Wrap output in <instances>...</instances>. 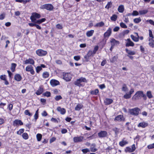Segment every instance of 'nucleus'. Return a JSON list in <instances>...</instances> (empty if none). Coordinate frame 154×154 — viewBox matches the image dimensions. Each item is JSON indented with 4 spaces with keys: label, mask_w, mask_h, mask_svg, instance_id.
Masks as SVG:
<instances>
[{
    "label": "nucleus",
    "mask_w": 154,
    "mask_h": 154,
    "mask_svg": "<svg viewBox=\"0 0 154 154\" xmlns=\"http://www.w3.org/2000/svg\"><path fill=\"white\" fill-rule=\"evenodd\" d=\"M88 56L89 57L91 56L92 55H93L94 54H93V51H89L88 53L87 54Z\"/></svg>",
    "instance_id": "obj_55"
},
{
    "label": "nucleus",
    "mask_w": 154,
    "mask_h": 154,
    "mask_svg": "<svg viewBox=\"0 0 154 154\" xmlns=\"http://www.w3.org/2000/svg\"><path fill=\"white\" fill-rule=\"evenodd\" d=\"M98 137L100 138L105 137L107 136V132L106 131H101L99 133H98Z\"/></svg>",
    "instance_id": "obj_8"
},
{
    "label": "nucleus",
    "mask_w": 154,
    "mask_h": 154,
    "mask_svg": "<svg viewBox=\"0 0 154 154\" xmlns=\"http://www.w3.org/2000/svg\"><path fill=\"white\" fill-rule=\"evenodd\" d=\"M146 22H149L150 24L154 26V22L152 20H147Z\"/></svg>",
    "instance_id": "obj_63"
},
{
    "label": "nucleus",
    "mask_w": 154,
    "mask_h": 154,
    "mask_svg": "<svg viewBox=\"0 0 154 154\" xmlns=\"http://www.w3.org/2000/svg\"><path fill=\"white\" fill-rule=\"evenodd\" d=\"M141 21V19L140 17L139 18H135L134 19V22L135 23H138Z\"/></svg>",
    "instance_id": "obj_44"
},
{
    "label": "nucleus",
    "mask_w": 154,
    "mask_h": 154,
    "mask_svg": "<svg viewBox=\"0 0 154 154\" xmlns=\"http://www.w3.org/2000/svg\"><path fill=\"white\" fill-rule=\"evenodd\" d=\"M46 20V19L45 18H42L40 20H35V22H33L36 24H40L43 22H44Z\"/></svg>",
    "instance_id": "obj_21"
},
{
    "label": "nucleus",
    "mask_w": 154,
    "mask_h": 154,
    "mask_svg": "<svg viewBox=\"0 0 154 154\" xmlns=\"http://www.w3.org/2000/svg\"><path fill=\"white\" fill-rule=\"evenodd\" d=\"M41 15L40 14L35 12L33 13L32 14V15L30 16V19L32 22H34L36 19H38L41 17Z\"/></svg>",
    "instance_id": "obj_3"
},
{
    "label": "nucleus",
    "mask_w": 154,
    "mask_h": 154,
    "mask_svg": "<svg viewBox=\"0 0 154 154\" xmlns=\"http://www.w3.org/2000/svg\"><path fill=\"white\" fill-rule=\"evenodd\" d=\"M117 59V57L116 56H115L113 57L110 59V60L111 62L113 63Z\"/></svg>",
    "instance_id": "obj_39"
},
{
    "label": "nucleus",
    "mask_w": 154,
    "mask_h": 154,
    "mask_svg": "<svg viewBox=\"0 0 154 154\" xmlns=\"http://www.w3.org/2000/svg\"><path fill=\"white\" fill-rule=\"evenodd\" d=\"M83 106L80 104H78L75 108V110H79L82 108Z\"/></svg>",
    "instance_id": "obj_31"
},
{
    "label": "nucleus",
    "mask_w": 154,
    "mask_h": 154,
    "mask_svg": "<svg viewBox=\"0 0 154 154\" xmlns=\"http://www.w3.org/2000/svg\"><path fill=\"white\" fill-rule=\"evenodd\" d=\"M17 65L15 63H12L11 64V70L13 72L15 71V69L16 66Z\"/></svg>",
    "instance_id": "obj_29"
},
{
    "label": "nucleus",
    "mask_w": 154,
    "mask_h": 154,
    "mask_svg": "<svg viewBox=\"0 0 154 154\" xmlns=\"http://www.w3.org/2000/svg\"><path fill=\"white\" fill-rule=\"evenodd\" d=\"M124 7L123 5H119L118 8V11L120 13H122L124 11Z\"/></svg>",
    "instance_id": "obj_24"
},
{
    "label": "nucleus",
    "mask_w": 154,
    "mask_h": 154,
    "mask_svg": "<svg viewBox=\"0 0 154 154\" xmlns=\"http://www.w3.org/2000/svg\"><path fill=\"white\" fill-rule=\"evenodd\" d=\"M50 83L52 86H55L59 85V82L58 81L55 79H52L50 81Z\"/></svg>",
    "instance_id": "obj_13"
},
{
    "label": "nucleus",
    "mask_w": 154,
    "mask_h": 154,
    "mask_svg": "<svg viewBox=\"0 0 154 154\" xmlns=\"http://www.w3.org/2000/svg\"><path fill=\"white\" fill-rule=\"evenodd\" d=\"M24 129H21L19 130V131L17 132V134L18 135H20L22 133H23L24 131Z\"/></svg>",
    "instance_id": "obj_49"
},
{
    "label": "nucleus",
    "mask_w": 154,
    "mask_h": 154,
    "mask_svg": "<svg viewBox=\"0 0 154 154\" xmlns=\"http://www.w3.org/2000/svg\"><path fill=\"white\" fill-rule=\"evenodd\" d=\"M149 36L150 38H153V35L152 34V31L150 29H149Z\"/></svg>",
    "instance_id": "obj_57"
},
{
    "label": "nucleus",
    "mask_w": 154,
    "mask_h": 154,
    "mask_svg": "<svg viewBox=\"0 0 154 154\" xmlns=\"http://www.w3.org/2000/svg\"><path fill=\"white\" fill-rule=\"evenodd\" d=\"M5 14L4 13L0 15V20L4 19L5 17Z\"/></svg>",
    "instance_id": "obj_58"
},
{
    "label": "nucleus",
    "mask_w": 154,
    "mask_h": 154,
    "mask_svg": "<svg viewBox=\"0 0 154 154\" xmlns=\"http://www.w3.org/2000/svg\"><path fill=\"white\" fill-rule=\"evenodd\" d=\"M74 59L75 60L78 61L80 59V57L79 56H75L74 57Z\"/></svg>",
    "instance_id": "obj_64"
},
{
    "label": "nucleus",
    "mask_w": 154,
    "mask_h": 154,
    "mask_svg": "<svg viewBox=\"0 0 154 154\" xmlns=\"http://www.w3.org/2000/svg\"><path fill=\"white\" fill-rule=\"evenodd\" d=\"M54 6L51 4H46L40 7L41 9H45L48 10L52 11L54 9Z\"/></svg>",
    "instance_id": "obj_5"
},
{
    "label": "nucleus",
    "mask_w": 154,
    "mask_h": 154,
    "mask_svg": "<svg viewBox=\"0 0 154 154\" xmlns=\"http://www.w3.org/2000/svg\"><path fill=\"white\" fill-rule=\"evenodd\" d=\"M15 1L17 2H23V4H26L27 2V1H24L23 0H16Z\"/></svg>",
    "instance_id": "obj_62"
},
{
    "label": "nucleus",
    "mask_w": 154,
    "mask_h": 154,
    "mask_svg": "<svg viewBox=\"0 0 154 154\" xmlns=\"http://www.w3.org/2000/svg\"><path fill=\"white\" fill-rule=\"evenodd\" d=\"M23 124V122L20 120H15L14 122L13 125L14 126H16L18 125H22Z\"/></svg>",
    "instance_id": "obj_15"
},
{
    "label": "nucleus",
    "mask_w": 154,
    "mask_h": 154,
    "mask_svg": "<svg viewBox=\"0 0 154 154\" xmlns=\"http://www.w3.org/2000/svg\"><path fill=\"white\" fill-rule=\"evenodd\" d=\"M94 32V30H91L90 31H88L86 32V35L88 37H90L92 35Z\"/></svg>",
    "instance_id": "obj_25"
},
{
    "label": "nucleus",
    "mask_w": 154,
    "mask_h": 154,
    "mask_svg": "<svg viewBox=\"0 0 154 154\" xmlns=\"http://www.w3.org/2000/svg\"><path fill=\"white\" fill-rule=\"evenodd\" d=\"M23 63L26 64H29L33 65L34 63V61L33 59L29 58L24 61Z\"/></svg>",
    "instance_id": "obj_10"
},
{
    "label": "nucleus",
    "mask_w": 154,
    "mask_h": 154,
    "mask_svg": "<svg viewBox=\"0 0 154 154\" xmlns=\"http://www.w3.org/2000/svg\"><path fill=\"white\" fill-rule=\"evenodd\" d=\"M140 109L138 107H135L132 109H129L128 110V112L131 115L135 116H137Z\"/></svg>",
    "instance_id": "obj_2"
},
{
    "label": "nucleus",
    "mask_w": 154,
    "mask_h": 154,
    "mask_svg": "<svg viewBox=\"0 0 154 154\" xmlns=\"http://www.w3.org/2000/svg\"><path fill=\"white\" fill-rule=\"evenodd\" d=\"M146 95L148 97L149 99L152 97V95L151 94V92L150 91H147L146 93Z\"/></svg>",
    "instance_id": "obj_43"
},
{
    "label": "nucleus",
    "mask_w": 154,
    "mask_h": 154,
    "mask_svg": "<svg viewBox=\"0 0 154 154\" xmlns=\"http://www.w3.org/2000/svg\"><path fill=\"white\" fill-rule=\"evenodd\" d=\"M99 92V90L98 89H96L94 91H91V94L92 95H97Z\"/></svg>",
    "instance_id": "obj_35"
},
{
    "label": "nucleus",
    "mask_w": 154,
    "mask_h": 154,
    "mask_svg": "<svg viewBox=\"0 0 154 154\" xmlns=\"http://www.w3.org/2000/svg\"><path fill=\"white\" fill-rule=\"evenodd\" d=\"M104 25V23L102 21L96 23L94 26L95 27H101Z\"/></svg>",
    "instance_id": "obj_27"
},
{
    "label": "nucleus",
    "mask_w": 154,
    "mask_h": 154,
    "mask_svg": "<svg viewBox=\"0 0 154 154\" xmlns=\"http://www.w3.org/2000/svg\"><path fill=\"white\" fill-rule=\"evenodd\" d=\"M112 3L111 2H108L107 5L105 6V8L107 9H109L112 7Z\"/></svg>",
    "instance_id": "obj_37"
},
{
    "label": "nucleus",
    "mask_w": 154,
    "mask_h": 154,
    "mask_svg": "<svg viewBox=\"0 0 154 154\" xmlns=\"http://www.w3.org/2000/svg\"><path fill=\"white\" fill-rule=\"evenodd\" d=\"M43 92V88L40 87L38 90L36 92V94L37 95L41 94Z\"/></svg>",
    "instance_id": "obj_26"
},
{
    "label": "nucleus",
    "mask_w": 154,
    "mask_h": 154,
    "mask_svg": "<svg viewBox=\"0 0 154 154\" xmlns=\"http://www.w3.org/2000/svg\"><path fill=\"white\" fill-rule=\"evenodd\" d=\"M24 114L26 115H28L29 116H31L32 115V113H31L28 110H26L24 112Z\"/></svg>",
    "instance_id": "obj_45"
},
{
    "label": "nucleus",
    "mask_w": 154,
    "mask_h": 154,
    "mask_svg": "<svg viewBox=\"0 0 154 154\" xmlns=\"http://www.w3.org/2000/svg\"><path fill=\"white\" fill-rule=\"evenodd\" d=\"M139 12H138L137 11H133L132 15L133 16L138 15L139 14Z\"/></svg>",
    "instance_id": "obj_59"
},
{
    "label": "nucleus",
    "mask_w": 154,
    "mask_h": 154,
    "mask_svg": "<svg viewBox=\"0 0 154 154\" xmlns=\"http://www.w3.org/2000/svg\"><path fill=\"white\" fill-rule=\"evenodd\" d=\"M127 42L126 43L125 46L126 47L132 46L133 47L134 45V43L130 40V38H128L127 40Z\"/></svg>",
    "instance_id": "obj_14"
},
{
    "label": "nucleus",
    "mask_w": 154,
    "mask_h": 154,
    "mask_svg": "<svg viewBox=\"0 0 154 154\" xmlns=\"http://www.w3.org/2000/svg\"><path fill=\"white\" fill-rule=\"evenodd\" d=\"M112 33V29L110 28H109L107 30L104 34V37H109L111 35Z\"/></svg>",
    "instance_id": "obj_12"
},
{
    "label": "nucleus",
    "mask_w": 154,
    "mask_h": 154,
    "mask_svg": "<svg viewBox=\"0 0 154 154\" xmlns=\"http://www.w3.org/2000/svg\"><path fill=\"white\" fill-rule=\"evenodd\" d=\"M125 151L126 152H133L131 148L130 147H127L125 150Z\"/></svg>",
    "instance_id": "obj_41"
},
{
    "label": "nucleus",
    "mask_w": 154,
    "mask_h": 154,
    "mask_svg": "<svg viewBox=\"0 0 154 154\" xmlns=\"http://www.w3.org/2000/svg\"><path fill=\"white\" fill-rule=\"evenodd\" d=\"M14 79L17 81H20L22 79L21 76L19 74H17L14 76Z\"/></svg>",
    "instance_id": "obj_20"
},
{
    "label": "nucleus",
    "mask_w": 154,
    "mask_h": 154,
    "mask_svg": "<svg viewBox=\"0 0 154 154\" xmlns=\"http://www.w3.org/2000/svg\"><path fill=\"white\" fill-rule=\"evenodd\" d=\"M42 136L41 134H38L36 135V137L37 140L38 141H40L42 138Z\"/></svg>",
    "instance_id": "obj_38"
},
{
    "label": "nucleus",
    "mask_w": 154,
    "mask_h": 154,
    "mask_svg": "<svg viewBox=\"0 0 154 154\" xmlns=\"http://www.w3.org/2000/svg\"><path fill=\"white\" fill-rule=\"evenodd\" d=\"M149 45L152 48H154V40L152 38H149Z\"/></svg>",
    "instance_id": "obj_19"
},
{
    "label": "nucleus",
    "mask_w": 154,
    "mask_h": 154,
    "mask_svg": "<svg viewBox=\"0 0 154 154\" xmlns=\"http://www.w3.org/2000/svg\"><path fill=\"white\" fill-rule=\"evenodd\" d=\"M82 82H87V80L85 78L81 77L79 79H77L74 82V84L76 86L80 87L82 86V85L81 84Z\"/></svg>",
    "instance_id": "obj_1"
},
{
    "label": "nucleus",
    "mask_w": 154,
    "mask_h": 154,
    "mask_svg": "<svg viewBox=\"0 0 154 154\" xmlns=\"http://www.w3.org/2000/svg\"><path fill=\"white\" fill-rule=\"evenodd\" d=\"M125 118H124L123 115H119L115 117L114 119L115 121H118L119 122H121L124 121Z\"/></svg>",
    "instance_id": "obj_9"
},
{
    "label": "nucleus",
    "mask_w": 154,
    "mask_h": 154,
    "mask_svg": "<svg viewBox=\"0 0 154 154\" xmlns=\"http://www.w3.org/2000/svg\"><path fill=\"white\" fill-rule=\"evenodd\" d=\"M57 28L59 29H61L63 28L62 26L60 24H57L56 26Z\"/></svg>",
    "instance_id": "obj_61"
},
{
    "label": "nucleus",
    "mask_w": 154,
    "mask_h": 154,
    "mask_svg": "<svg viewBox=\"0 0 154 154\" xmlns=\"http://www.w3.org/2000/svg\"><path fill=\"white\" fill-rule=\"evenodd\" d=\"M143 92L142 91H138L135 94L133 97L132 99L134 100L138 99L142 97L143 95Z\"/></svg>",
    "instance_id": "obj_4"
},
{
    "label": "nucleus",
    "mask_w": 154,
    "mask_h": 154,
    "mask_svg": "<svg viewBox=\"0 0 154 154\" xmlns=\"http://www.w3.org/2000/svg\"><path fill=\"white\" fill-rule=\"evenodd\" d=\"M128 142L126 141H122L120 142L119 143V145L121 146H123L126 144H127Z\"/></svg>",
    "instance_id": "obj_32"
},
{
    "label": "nucleus",
    "mask_w": 154,
    "mask_h": 154,
    "mask_svg": "<svg viewBox=\"0 0 154 154\" xmlns=\"http://www.w3.org/2000/svg\"><path fill=\"white\" fill-rule=\"evenodd\" d=\"M148 12L147 9L139 11V13L140 15H144L146 14Z\"/></svg>",
    "instance_id": "obj_22"
},
{
    "label": "nucleus",
    "mask_w": 154,
    "mask_h": 154,
    "mask_svg": "<svg viewBox=\"0 0 154 154\" xmlns=\"http://www.w3.org/2000/svg\"><path fill=\"white\" fill-rule=\"evenodd\" d=\"M148 125L147 123L144 122H140L138 125V127H141L142 128H145Z\"/></svg>",
    "instance_id": "obj_18"
},
{
    "label": "nucleus",
    "mask_w": 154,
    "mask_h": 154,
    "mask_svg": "<svg viewBox=\"0 0 154 154\" xmlns=\"http://www.w3.org/2000/svg\"><path fill=\"white\" fill-rule=\"evenodd\" d=\"M117 18V16L116 15H113L111 17V19L112 20L116 21Z\"/></svg>",
    "instance_id": "obj_50"
},
{
    "label": "nucleus",
    "mask_w": 154,
    "mask_h": 154,
    "mask_svg": "<svg viewBox=\"0 0 154 154\" xmlns=\"http://www.w3.org/2000/svg\"><path fill=\"white\" fill-rule=\"evenodd\" d=\"M82 151L84 154H86L90 151V150L88 148L83 149L82 150Z\"/></svg>",
    "instance_id": "obj_46"
},
{
    "label": "nucleus",
    "mask_w": 154,
    "mask_h": 154,
    "mask_svg": "<svg viewBox=\"0 0 154 154\" xmlns=\"http://www.w3.org/2000/svg\"><path fill=\"white\" fill-rule=\"evenodd\" d=\"M42 76L45 79L49 77V74L48 72H45L43 73Z\"/></svg>",
    "instance_id": "obj_34"
},
{
    "label": "nucleus",
    "mask_w": 154,
    "mask_h": 154,
    "mask_svg": "<svg viewBox=\"0 0 154 154\" xmlns=\"http://www.w3.org/2000/svg\"><path fill=\"white\" fill-rule=\"evenodd\" d=\"M98 46H96L94 48V50L93 51V54H96L97 51L98 50Z\"/></svg>",
    "instance_id": "obj_53"
},
{
    "label": "nucleus",
    "mask_w": 154,
    "mask_h": 154,
    "mask_svg": "<svg viewBox=\"0 0 154 154\" xmlns=\"http://www.w3.org/2000/svg\"><path fill=\"white\" fill-rule=\"evenodd\" d=\"M112 130L115 132V134L117 135L119 132V129L116 128H115L112 129Z\"/></svg>",
    "instance_id": "obj_56"
},
{
    "label": "nucleus",
    "mask_w": 154,
    "mask_h": 154,
    "mask_svg": "<svg viewBox=\"0 0 154 154\" xmlns=\"http://www.w3.org/2000/svg\"><path fill=\"white\" fill-rule=\"evenodd\" d=\"M131 37L132 39L134 42H137L139 41V38L138 37H135L133 35H131Z\"/></svg>",
    "instance_id": "obj_33"
},
{
    "label": "nucleus",
    "mask_w": 154,
    "mask_h": 154,
    "mask_svg": "<svg viewBox=\"0 0 154 154\" xmlns=\"http://www.w3.org/2000/svg\"><path fill=\"white\" fill-rule=\"evenodd\" d=\"M126 52L129 54L130 55H134L135 54V52L131 50H129L127 48L125 49Z\"/></svg>",
    "instance_id": "obj_28"
},
{
    "label": "nucleus",
    "mask_w": 154,
    "mask_h": 154,
    "mask_svg": "<svg viewBox=\"0 0 154 154\" xmlns=\"http://www.w3.org/2000/svg\"><path fill=\"white\" fill-rule=\"evenodd\" d=\"M22 137L25 140H27L28 139L29 136L26 133H24L22 134Z\"/></svg>",
    "instance_id": "obj_36"
},
{
    "label": "nucleus",
    "mask_w": 154,
    "mask_h": 154,
    "mask_svg": "<svg viewBox=\"0 0 154 154\" xmlns=\"http://www.w3.org/2000/svg\"><path fill=\"white\" fill-rule=\"evenodd\" d=\"M57 111L60 112L61 114L63 115L65 114L66 112L65 109L63 108H61L60 106L57 107Z\"/></svg>",
    "instance_id": "obj_17"
},
{
    "label": "nucleus",
    "mask_w": 154,
    "mask_h": 154,
    "mask_svg": "<svg viewBox=\"0 0 154 154\" xmlns=\"http://www.w3.org/2000/svg\"><path fill=\"white\" fill-rule=\"evenodd\" d=\"M42 69V67L40 66H38L36 68V72L37 73H38L39 71Z\"/></svg>",
    "instance_id": "obj_54"
},
{
    "label": "nucleus",
    "mask_w": 154,
    "mask_h": 154,
    "mask_svg": "<svg viewBox=\"0 0 154 154\" xmlns=\"http://www.w3.org/2000/svg\"><path fill=\"white\" fill-rule=\"evenodd\" d=\"M33 68V67L31 65H28L26 67V71L29 72Z\"/></svg>",
    "instance_id": "obj_40"
},
{
    "label": "nucleus",
    "mask_w": 154,
    "mask_h": 154,
    "mask_svg": "<svg viewBox=\"0 0 154 154\" xmlns=\"http://www.w3.org/2000/svg\"><path fill=\"white\" fill-rule=\"evenodd\" d=\"M120 26L122 28H127V26L123 22H121L120 23Z\"/></svg>",
    "instance_id": "obj_48"
},
{
    "label": "nucleus",
    "mask_w": 154,
    "mask_h": 154,
    "mask_svg": "<svg viewBox=\"0 0 154 154\" xmlns=\"http://www.w3.org/2000/svg\"><path fill=\"white\" fill-rule=\"evenodd\" d=\"M131 97V96L129 94H126L124 95L123 96L124 97L125 99L130 98Z\"/></svg>",
    "instance_id": "obj_51"
},
{
    "label": "nucleus",
    "mask_w": 154,
    "mask_h": 154,
    "mask_svg": "<svg viewBox=\"0 0 154 154\" xmlns=\"http://www.w3.org/2000/svg\"><path fill=\"white\" fill-rule=\"evenodd\" d=\"M147 148L149 149H151L154 148V143L148 145L147 146Z\"/></svg>",
    "instance_id": "obj_60"
},
{
    "label": "nucleus",
    "mask_w": 154,
    "mask_h": 154,
    "mask_svg": "<svg viewBox=\"0 0 154 154\" xmlns=\"http://www.w3.org/2000/svg\"><path fill=\"white\" fill-rule=\"evenodd\" d=\"M112 102V100L111 99L106 98L104 100L106 104L108 105L111 104Z\"/></svg>",
    "instance_id": "obj_23"
},
{
    "label": "nucleus",
    "mask_w": 154,
    "mask_h": 154,
    "mask_svg": "<svg viewBox=\"0 0 154 154\" xmlns=\"http://www.w3.org/2000/svg\"><path fill=\"white\" fill-rule=\"evenodd\" d=\"M62 99V97L60 95L57 96L55 97V99L56 101H58Z\"/></svg>",
    "instance_id": "obj_52"
},
{
    "label": "nucleus",
    "mask_w": 154,
    "mask_h": 154,
    "mask_svg": "<svg viewBox=\"0 0 154 154\" xmlns=\"http://www.w3.org/2000/svg\"><path fill=\"white\" fill-rule=\"evenodd\" d=\"M83 137L80 136L79 137H75L73 138V141L75 143L82 142L83 139Z\"/></svg>",
    "instance_id": "obj_11"
},
{
    "label": "nucleus",
    "mask_w": 154,
    "mask_h": 154,
    "mask_svg": "<svg viewBox=\"0 0 154 154\" xmlns=\"http://www.w3.org/2000/svg\"><path fill=\"white\" fill-rule=\"evenodd\" d=\"M71 76L70 74L69 73H63V78L66 81L68 82L71 80Z\"/></svg>",
    "instance_id": "obj_7"
},
{
    "label": "nucleus",
    "mask_w": 154,
    "mask_h": 154,
    "mask_svg": "<svg viewBox=\"0 0 154 154\" xmlns=\"http://www.w3.org/2000/svg\"><path fill=\"white\" fill-rule=\"evenodd\" d=\"M111 43V45L112 46H114L115 45H117L119 44V41L116 40L114 38H112L110 41Z\"/></svg>",
    "instance_id": "obj_16"
},
{
    "label": "nucleus",
    "mask_w": 154,
    "mask_h": 154,
    "mask_svg": "<svg viewBox=\"0 0 154 154\" xmlns=\"http://www.w3.org/2000/svg\"><path fill=\"white\" fill-rule=\"evenodd\" d=\"M36 54L39 56H42L45 55L47 54L46 51L42 49H38L36 51Z\"/></svg>",
    "instance_id": "obj_6"
},
{
    "label": "nucleus",
    "mask_w": 154,
    "mask_h": 154,
    "mask_svg": "<svg viewBox=\"0 0 154 154\" xmlns=\"http://www.w3.org/2000/svg\"><path fill=\"white\" fill-rule=\"evenodd\" d=\"M91 146H93V147H92V146L91 147L90 149L91 151L93 152H96L97 150V149L96 148L94 147L95 146V144H92L91 145Z\"/></svg>",
    "instance_id": "obj_30"
},
{
    "label": "nucleus",
    "mask_w": 154,
    "mask_h": 154,
    "mask_svg": "<svg viewBox=\"0 0 154 154\" xmlns=\"http://www.w3.org/2000/svg\"><path fill=\"white\" fill-rule=\"evenodd\" d=\"M128 88L127 87L126 85L125 84L123 85L122 87V91L125 92H126L128 91Z\"/></svg>",
    "instance_id": "obj_42"
},
{
    "label": "nucleus",
    "mask_w": 154,
    "mask_h": 154,
    "mask_svg": "<svg viewBox=\"0 0 154 154\" xmlns=\"http://www.w3.org/2000/svg\"><path fill=\"white\" fill-rule=\"evenodd\" d=\"M43 95L47 97H49L51 96V93L49 91H46L43 94Z\"/></svg>",
    "instance_id": "obj_47"
}]
</instances>
